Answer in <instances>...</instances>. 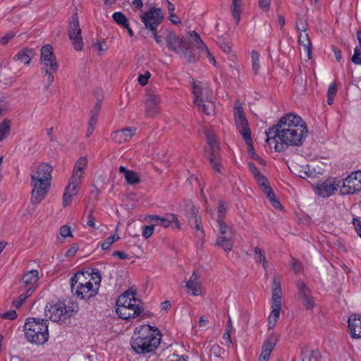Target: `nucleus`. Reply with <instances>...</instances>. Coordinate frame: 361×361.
I'll return each instance as SVG.
<instances>
[{
	"instance_id": "5701e85b",
	"label": "nucleus",
	"mask_w": 361,
	"mask_h": 361,
	"mask_svg": "<svg viewBox=\"0 0 361 361\" xmlns=\"http://www.w3.org/2000/svg\"><path fill=\"white\" fill-rule=\"evenodd\" d=\"M52 171V166L46 163L41 164L35 174L38 176L37 179L42 180L44 182H50L51 178V173Z\"/></svg>"
},
{
	"instance_id": "6ab92c4d",
	"label": "nucleus",
	"mask_w": 361,
	"mask_h": 361,
	"mask_svg": "<svg viewBox=\"0 0 361 361\" xmlns=\"http://www.w3.org/2000/svg\"><path fill=\"white\" fill-rule=\"evenodd\" d=\"M143 310V307H116V312L118 316L123 319L129 320L132 318H135L139 316Z\"/></svg>"
},
{
	"instance_id": "a18cd8bd",
	"label": "nucleus",
	"mask_w": 361,
	"mask_h": 361,
	"mask_svg": "<svg viewBox=\"0 0 361 361\" xmlns=\"http://www.w3.org/2000/svg\"><path fill=\"white\" fill-rule=\"evenodd\" d=\"M254 254L256 255L255 262L257 263H262V267L267 269V261L265 256L262 253V250L259 247H255L254 248Z\"/></svg>"
},
{
	"instance_id": "e433bc0d",
	"label": "nucleus",
	"mask_w": 361,
	"mask_h": 361,
	"mask_svg": "<svg viewBox=\"0 0 361 361\" xmlns=\"http://www.w3.org/2000/svg\"><path fill=\"white\" fill-rule=\"evenodd\" d=\"M188 224L190 226H195V228H196L197 231H199L200 232V235L201 237L204 236V230H203V227H202V221H201V217L200 216V214L195 216L193 218H190L188 219Z\"/></svg>"
},
{
	"instance_id": "c9c22d12",
	"label": "nucleus",
	"mask_w": 361,
	"mask_h": 361,
	"mask_svg": "<svg viewBox=\"0 0 361 361\" xmlns=\"http://www.w3.org/2000/svg\"><path fill=\"white\" fill-rule=\"evenodd\" d=\"M241 0H232L231 13L233 18L236 20V23H239L241 13Z\"/></svg>"
},
{
	"instance_id": "5fc2aeb1",
	"label": "nucleus",
	"mask_w": 361,
	"mask_h": 361,
	"mask_svg": "<svg viewBox=\"0 0 361 361\" xmlns=\"http://www.w3.org/2000/svg\"><path fill=\"white\" fill-rule=\"evenodd\" d=\"M290 267L293 272L296 274L301 272L303 269L302 262L294 258H292Z\"/></svg>"
},
{
	"instance_id": "338daca9",
	"label": "nucleus",
	"mask_w": 361,
	"mask_h": 361,
	"mask_svg": "<svg viewBox=\"0 0 361 361\" xmlns=\"http://www.w3.org/2000/svg\"><path fill=\"white\" fill-rule=\"evenodd\" d=\"M150 75H151L149 71L145 72V74L140 75L138 77L139 84L142 86H145L148 82Z\"/></svg>"
},
{
	"instance_id": "0e129e2a",
	"label": "nucleus",
	"mask_w": 361,
	"mask_h": 361,
	"mask_svg": "<svg viewBox=\"0 0 361 361\" xmlns=\"http://www.w3.org/2000/svg\"><path fill=\"white\" fill-rule=\"evenodd\" d=\"M245 141V143L247 144V147H248V154H249V156L250 157H252V156H255V149H254V146H253V142H252V137L250 136V138H243Z\"/></svg>"
},
{
	"instance_id": "bf43d9fd",
	"label": "nucleus",
	"mask_w": 361,
	"mask_h": 361,
	"mask_svg": "<svg viewBox=\"0 0 361 361\" xmlns=\"http://www.w3.org/2000/svg\"><path fill=\"white\" fill-rule=\"evenodd\" d=\"M155 225L144 226L142 228V235L145 238H149L152 236L154 231Z\"/></svg>"
},
{
	"instance_id": "cd10ccee",
	"label": "nucleus",
	"mask_w": 361,
	"mask_h": 361,
	"mask_svg": "<svg viewBox=\"0 0 361 361\" xmlns=\"http://www.w3.org/2000/svg\"><path fill=\"white\" fill-rule=\"evenodd\" d=\"M298 43L304 47V49L307 53V58L312 59V44L307 33L302 34L298 35Z\"/></svg>"
},
{
	"instance_id": "4be33fe9",
	"label": "nucleus",
	"mask_w": 361,
	"mask_h": 361,
	"mask_svg": "<svg viewBox=\"0 0 361 361\" xmlns=\"http://www.w3.org/2000/svg\"><path fill=\"white\" fill-rule=\"evenodd\" d=\"M235 126L243 138H250L251 131L249 128L248 121L245 116H240L235 118Z\"/></svg>"
},
{
	"instance_id": "393cba45",
	"label": "nucleus",
	"mask_w": 361,
	"mask_h": 361,
	"mask_svg": "<svg viewBox=\"0 0 361 361\" xmlns=\"http://www.w3.org/2000/svg\"><path fill=\"white\" fill-rule=\"evenodd\" d=\"M35 54V53L33 49L23 48L14 56L13 59L28 65Z\"/></svg>"
},
{
	"instance_id": "49530a36",
	"label": "nucleus",
	"mask_w": 361,
	"mask_h": 361,
	"mask_svg": "<svg viewBox=\"0 0 361 361\" xmlns=\"http://www.w3.org/2000/svg\"><path fill=\"white\" fill-rule=\"evenodd\" d=\"M199 107H202L203 112L207 115H212L214 114L215 110V104L211 100H205V102H202Z\"/></svg>"
},
{
	"instance_id": "f8f14e48",
	"label": "nucleus",
	"mask_w": 361,
	"mask_h": 361,
	"mask_svg": "<svg viewBox=\"0 0 361 361\" xmlns=\"http://www.w3.org/2000/svg\"><path fill=\"white\" fill-rule=\"evenodd\" d=\"M279 340V336L274 332L268 335L262 345V352L259 357V360H265L269 361L271 353L276 345Z\"/></svg>"
},
{
	"instance_id": "2eb2a0df",
	"label": "nucleus",
	"mask_w": 361,
	"mask_h": 361,
	"mask_svg": "<svg viewBox=\"0 0 361 361\" xmlns=\"http://www.w3.org/2000/svg\"><path fill=\"white\" fill-rule=\"evenodd\" d=\"M136 128L128 127L114 131L111 133V138L117 144L128 142L135 135Z\"/></svg>"
},
{
	"instance_id": "7ed1b4c3",
	"label": "nucleus",
	"mask_w": 361,
	"mask_h": 361,
	"mask_svg": "<svg viewBox=\"0 0 361 361\" xmlns=\"http://www.w3.org/2000/svg\"><path fill=\"white\" fill-rule=\"evenodd\" d=\"M23 329L26 339L32 344L43 345L49 340V334L47 319L29 317L26 319Z\"/></svg>"
},
{
	"instance_id": "6e6d98bb",
	"label": "nucleus",
	"mask_w": 361,
	"mask_h": 361,
	"mask_svg": "<svg viewBox=\"0 0 361 361\" xmlns=\"http://www.w3.org/2000/svg\"><path fill=\"white\" fill-rule=\"evenodd\" d=\"M351 61L356 65H361V49L360 47H356L355 48Z\"/></svg>"
},
{
	"instance_id": "f3484780",
	"label": "nucleus",
	"mask_w": 361,
	"mask_h": 361,
	"mask_svg": "<svg viewBox=\"0 0 361 361\" xmlns=\"http://www.w3.org/2000/svg\"><path fill=\"white\" fill-rule=\"evenodd\" d=\"M97 288H94L92 283L90 281L82 283V281L79 282V287L75 290L74 295L80 299L84 298H90V297L94 295L97 293V290L99 288L98 286H96Z\"/></svg>"
},
{
	"instance_id": "bb28decb",
	"label": "nucleus",
	"mask_w": 361,
	"mask_h": 361,
	"mask_svg": "<svg viewBox=\"0 0 361 361\" xmlns=\"http://www.w3.org/2000/svg\"><path fill=\"white\" fill-rule=\"evenodd\" d=\"M235 236L218 235L216 245L221 247L226 252H230L233 246Z\"/></svg>"
},
{
	"instance_id": "b1692460",
	"label": "nucleus",
	"mask_w": 361,
	"mask_h": 361,
	"mask_svg": "<svg viewBox=\"0 0 361 361\" xmlns=\"http://www.w3.org/2000/svg\"><path fill=\"white\" fill-rule=\"evenodd\" d=\"M15 81V76L11 68L6 66L0 64V83L5 85H11Z\"/></svg>"
},
{
	"instance_id": "473e14b6",
	"label": "nucleus",
	"mask_w": 361,
	"mask_h": 361,
	"mask_svg": "<svg viewBox=\"0 0 361 361\" xmlns=\"http://www.w3.org/2000/svg\"><path fill=\"white\" fill-rule=\"evenodd\" d=\"M34 292V288L33 287H28L27 288V290L25 293H21L17 300L13 301V305L17 308L19 309L22 305L24 303V302L26 300V299L30 297L32 293Z\"/></svg>"
},
{
	"instance_id": "680f3d73",
	"label": "nucleus",
	"mask_w": 361,
	"mask_h": 361,
	"mask_svg": "<svg viewBox=\"0 0 361 361\" xmlns=\"http://www.w3.org/2000/svg\"><path fill=\"white\" fill-rule=\"evenodd\" d=\"M60 234L62 238L72 237L71 228L69 226L63 225L60 228Z\"/></svg>"
},
{
	"instance_id": "c756f323",
	"label": "nucleus",
	"mask_w": 361,
	"mask_h": 361,
	"mask_svg": "<svg viewBox=\"0 0 361 361\" xmlns=\"http://www.w3.org/2000/svg\"><path fill=\"white\" fill-rule=\"evenodd\" d=\"M2 114V109H0V116ZM11 121L8 118H5L1 123H0V142L6 138L11 131Z\"/></svg>"
},
{
	"instance_id": "6e6552de",
	"label": "nucleus",
	"mask_w": 361,
	"mask_h": 361,
	"mask_svg": "<svg viewBox=\"0 0 361 361\" xmlns=\"http://www.w3.org/2000/svg\"><path fill=\"white\" fill-rule=\"evenodd\" d=\"M37 178L38 176H35V175H31V179L33 182L31 202L34 204H38L42 201L50 188V182H44L37 179Z\"/></svg>"
},
{
	"instance_id": "c85d7f7f",
	"label": "nucleus",
	"mask_w": 361,
	"mask_h": 361,
	"mask_svg": "<svg viewBox=\"0 0 361 361\" xmlns=\"http://www.w3.org/2000/svg\"><path fill=\"white\" fill-rule=\"evenodd\" d=\"M209 161L210 164L212 166L214 170L217 173H220L221 161L219 151L213 150L212 152H209Z\"/></svg>"
},
{
	"instance_id": "c03bdc74",
	"label": "nucleus",
	"mask_w": 361,
	"mask_h": 361,
	"mask_svg": "<svg viewBox=\"0 0 361 361\" xmlns=\"http://www.w3.org/2000/svg\"><path fill=\"white\" fill-rule=\"evenodd\" d=\"M186 287L192 290V294L193 295H201V286L200 284L196 281L195 279L194 280H189L187 282Z\"/></svg>"
},
{
	"instance_id": "9d476101",
	"label": "nucleus",
	"mask_w": 361,
	"mask_h": 361,
	"mask_svg": "<svg viewBox=\"0 0 361 361\" xmlns=\"http://www.w3.org/2000/svg\"><path fill=\"white\" fill-rule=\"evenodd\" d=\"M136 290L129 288L118 296L116 307L127 306V307H142V302L135 298Z\"/></svg>"
},
{
	"instance_id": "58836bf2",
	"label": "nucleus",
	"mask_w": 361,
	"mask_h": 361,
	"mask_svg": "<svg viewBox=\"0 0 361 361\" xmlns=\"http://www.w3.org/2000/svg\"><path fill=\"white\" fill-rule=\"evenodd\" d=\"M83 278L84 272L82 271H78L71 278L70 283L72 293L74 294L75 290H77L79 287V282L80 281H82Z\"/></svg>"
},
{
	"instance_id": "7c9ffc66",
	"label": "nucleus",
	"mask_w": 361,
	"mask_h": 361,
	"mask_svg": "<svg viewBox=\"0 0 361 361\" xmlns=\"http://www.w3.org/2000/svg\"><path fill=\"white\" fill-rule=\"evenodd\" d=\"M219 225V235H226V236H235V231L233 227L226 224L224 221H218Z\"/></svg>"
},
{
	"instance_id": "f03ea898",
	"label": "nucleus",
	"mask_w": 361,
	"mask_h": 361,
	"mask_svg": "<svg viewBox=\"0 0 361 361\" xmlns=\"http://www.w3.org/2000/svg\"><path fill=\"white\" fill-rule=\"evenodd\" d=\"M161 334L159 329L149 325L136 328L130 340L133 350L137 354H147L155 350L161 341Z\"/></svg>"
},
{
	"instance_id": "603ef678",
	"label": "nucleus",
	"mask_w": 361,
	"mask_h": 361,
	"mask_svg": "<svg viewBox=\"0 0 361 361\" xmlns=\"http://www.w3.org/2000/svg\"><path fill=\"white\" fill-rule=\"evenodd\" d=\"M307 310H312L315 307V302L312 295L300 300Z\"/></svg>"
},
{
	"instance_id": "8fccbe9b",
	"label": "nucleus",
	"mask_w": 361,
	"mask_h": 361,
	"mask_svg": "<svg viewBox=\"0 0 361 361\" xmlns=\"http://www.w3.org/2000/svg\"><path fill=\"white\" fill-rule=\"evenodd\" d=\"M168 4V9L169 11V20L173 24H179L181 23L180 20L179 18L174 13L175 11V6L173 4H171L170 1H167Z\"/></svg>"
},
{
	"instance_id": "39448f33",
	"label": "nucleus",
	"mask_w": 361,
	"mask_h": 361,
	"mask_svg": "<svg viewBox=\"0 0 361 361\" xmlns=\"http://www.w3.org/2000/svg\"><path fill=\"white\" fill-rule=\"evenodd\" d=\"M50 313L49 318L55 322H66V321L73 315L74 310L72 307L67 306L64 302H58L51 305L48 309L47 305L45 311Z\"/></svg>"
},
{
	"instance_id": "774afa93",
	"label": "nucleus",
	"mask_w": 361,
	"mask_h": 361,
	"mask_svg": "<svg viewBox=\"0 0 361 361\" xmlns=\"http://www.w3.org/2000/svg\"><path fill=\"white\" fill-rule=\"evenodd\" d=\"M79 245L78 244H73L66 252V257H73L78 251Z\"/></svg>"
},
{
	"instance_id": "4468645a",
	"label": "nucleus",
	"mask_w": 361,
	"mask_h": 361,
	"mask_svg": "<svg viewBox=\"0 0 361 361\" xmlns=\"http://www.w3.org/2000/svg\"><path fill=\"white\" fill-rule=\"evenodd\" d=\"M341 180L337 178H329L317 186L318 194L322 197H329L340 186Z\"/></svg>"
},
{
	"instance_id": "a878e982",
	"label": "nucleus",
	"mask_w": 361,
	"mask_h": 361,
	"mask_svg": "<svg viewBox=\"0 0 361 361\" xmlns=\"http://www.w3.org/2000/svg\"><path fill=\"white\" fill-rule=\"evenodd\" d=\"M39 280V271L36 269H32L27 271L23 276V282L25 286L28 287H33L34 290L37 288V282Z\"/></svg>"
},
{
	"instance_id": "09e8293b",
	"label": "nucleus",
	"mask_w": 361,
	"mask_h": 361,
	"mask_svg": "<svg viewBox=\"0 0 361 361\" xmlns=\"http://www.w3.org/2000/svg\"><path fill=\"white\" fill-rule=\"evenodd\" d=\"M255 179L262 191H264L267 189L271 188L268 179L262 174H260L259 175V176L255 177Z\"/></svg>"
},
{
	"instance_id": "20e7f679",
	"label": "nucleus",
	"mask_w": 361,
	"mask_h": 361,
	"mask_svg": "<svg viewBox=\"0 0 361 361\" xmlns=\"http://www.w3.org/2000/svg\"><path fill=\"white\" fill-rule=\"evenodd\" d=\"M141 20L145 28L152 32L156 42L159 44H162L161 37L157 34V28L164 20L161 9L155 7L149 9L142 13Z\"/></svg>"
},
{
	"instance_id": "69168bd1",
	"label": "nucleus",
	"mask_w": 361,
	"mask_h": 361,
	"mask_svg": "<svg viewBox=\"0 0 361 361\" xmlns=\"http://www.w3.org/2000/svg\"><path fill=\"white\" fill-rule=\"evenodd\" d=\"M2 319L13 320L17 317V313L15 310L7 311L0 315Z\"/></svg>"
},
{
	"instance_id": "0eeeda50",
	"label": "nucleus",
	"mask_w": 361,
	"mask_h": 361,
	"mask_svg": "<svg viewBox=\"0 0 361 361\" xmlns=\"http://www.w3.org/2000/svg\"><path fill=\"white\" fill-rule=\"evenodd\" d=\"M361 191V171L353 172L343 182L340 189L341 195H353Z\"/></svg>"
},
{
	"instance_id": "ddd939ff",
	"label": "nucleus",
	"mask_w": 361,
	"mask_h": 361,
	"mask_svg": "<svg viewBox=\"0 0 361 361\" xmlns=\"http://www.w3.org/2000/svg\"><path fill=\"white\" fill-rule=\"evenodd\" d=\"M166 41L168 48L177 54L180 53L184 45L190 44L189 40L186 37H180L174 32H170L168 34Z\"/></svg>"
},
{
	"instance_id": "dca6fc26",
	"label": "nucleus",
	"mask_w": 361,
	"mask_h": 361,
	"mask_svg": "<svg viewBox=\"0 0 361 361\" xmlns=\"http://www.w3.org/2000/svg\"><path fill=\"white\" fill-rule=\"evenodd\" d=\"M160 103V97L154 93H149L145 101V114L147 116L154 117L158 114V106Z\"/></svg>"
},
{
	"instance_id": "423d86ee",
	"label": "nucleus",
	"mask_w": 361,
	"mask_h": 361,
	"mask_svg": "<svg viewBox=\"0 0 361 361\" xmlns=\"http://www.w3.org/2000/svg\"><path fill=\"white\" fill-rule=\"evenodd\" d=\"M68 35L74 49L76 51H81L83 49V40L81 35L78 13L75 12L69 20L68 25Z\"/></svg>"
},
{
	"instance_id": "ea45409f",
	"label": "nucleus",
	"mask_w": 361,
	"mask_h": 361,
	"mask_svg": "<svg viewBox=\"0 0 361 361\" xmlns=\"http://www.w3.org/2000/svg\"><path fill=\"white\" fill-rule=\"evenodd\" d=\"M199 83H200V82H194L193 87H192V90H193L192 92L195 96V99L194 100V103L197 106H200L202 102H203V98H202V90H203L199 85Z\"/></svg>"
},
{
	"instance_id": "2f4dec72",
	"label": "nucleus",
	"mask_w": 361,
	"mask_h": 361,
	"mask_svg": "<svg viewBox=\"0 0 361 361\" xmlns=\"http://www.w3.org/2000/svg\"><path fill=\"white\" fill-rule=\"evenodd\" d=\"M150 221H154L155 226H161L165 228L169 227L171 224V217L170 214L167 217H160L157 215H152L149 216Z\"/></svg>"
},
{
	"instance_id": "37998d69",
	"label": "nucleus",
	"mask_w": 361,
	"mask_h": 361,
	"mask_svg": "<svg viewBox=\"0 0 361 361\" xmlns=\"http://www.w3.org/2000/svg\"><path fill=\"white\" fill-rule=\"evenodd\" d=\"M206 138L207 142L209 146L210 152H212L213 150L219 151L220 148L219 143L217 142L216 137L213 134L210 133L209 132H207Z\"/></svg>"
},
{
	"instance_id": "9b49d317",
	"label": "nucleus",
	"mask_w": 361,
	"mask_h": 361,
	"mask_svg": "<svg viewBox=\"0 0 361 361\" xmlns=\"http://www.w3.org/2000/svg\"><path fill=\"white\" fill-rule=\"evenodd\" d=\"M80 183L77 173L72 175L69 179L68 185L66 187V191L63 195V206L64 207L70 204L73 197L78 194V185Z\"/></svg>"
},
{
	"instance_id": "052dcab7",
	"label": "nucleus",
	"mask_w": 361,
	"mask_h": 361,
	"mask_svg": "<svg viewBox=\"0 0 361 361\" xmlns=\"http://www.w3.org/2000/svg\"><path fill=\"white\" fill-rule=\"evenodd\" d=\"M296 28L298 30L305 32L307 28V21L300 18L296 21Z\"/></svg>"
},
{
	"instance_id": "13d9d810",
	"label": "nucleus",
	"mask_w": 361,
	"mask_h": 361,
	"mask_svg": "<svg viewBox=\"0 0 361 361\" xmlns=\"http://www.w3.org/2000/svg\"><path fill=\"white\" fill-rule=\"evenodd\" d=\"M102 108V99H97L96 104L93 106L90 111V116L98 118Z\"/></svg>"
},
{
	"instance_id": "f704fd0d",
	"label": "nucleus",
	"mask_w": 361,
	"mask_h": 361,
	"mask_svg": "<svg viewBox=\"0 0 361 361\" xmlns=\"http://www.w3.org/2000/svg\"><path fill=\"white\" fill-rule=\"evenodd\" d=\"M198 214L199 211L195 207L192 202L188 201L185 203L184 216L187 218V219L192 217L193 218L195 216H197Z\"/></svg>"
},
{
	"instance_id": "de8ad7c7",
	"label": "nucleus",
	"mask_w": 361,
	"mask_h": 361,
	"mask_svg": "<svg viewBox=\"0 0 361 361\" xmlns=\"http://www.w3.org/2000/svg\"><path fill=\"white\" fill-rule=\"evenodd\" d=\"M119 239L118 235H112L107 237L102 243L101 247L103 250H107L110 248L111 245Z\"/></svg>"
},
{
	"instance_id": "aec40b11",
	"label": "nucleus",
	"mask_w": 361,
	"mask_h": 361,
	"mask_svg": "<svg viewBox=\"0 0 361 361\" xmlns=\"http://www.w3.org/2000/svg\"><path fill=\"white\" fill-rule=\"evenodd\" d=\"M300 357L302 361H312V360L319 361L322 358V355L319 349L313 350L308 345H305L301 349Z\"/></svg>"
},
{
	"instance_id": "a19ab883",
	"label": "nucleus",
	"mask_w": 361,
	"mask_h": 361,
	"mask_svg": "<svg viewBox=\"0 0 361 361\" xmlns=\"http://www.w3.org/2000/svg\"><path fill=\"white\" fill-rule=\"evenodd\" d=\"M297 288L298 290V298L300 300L311 295L310 289L303 281H298L297 283Z\"/></svg>"
},
{
	"instance_id": "79ce46f5",
	"label": "nucleus",
	"mask_w": 361,
	"mask_h": 361,
	"mask_svg": "<svg viewBox=\"0 0 361 361\" xmlns=\"http://www.w3.org/2000/svg\"><path fill=\"white\" fill-rule=\"evenodd\" d=\"M113 20L120 26L125 27L129 24L128 19L120 11L115 12L112 16Z\"/></svg>"
},
{
	"instance_id": "864d4df0",
	"label": "nucleus",
	"mask_w": 361,
	"mask_h": 361,
	"mask_svg": "<svg viewBox=\"0 0 361 361\" xmlns=\"http://www.w3.org/2000/svg\"><path fill=\"white\" fill-rule=\"evenodd\" d=\"M282 290H272L271 305H281Z\"/></svg>"
},
{
	"instance_id": "412c9836",
	"label": "nucleus",
	"mask_w": 361,
	"mask_h": 361,
	"mask_svg": "<svg viewBox=\"0 0 361 361\" xmlns=\"http://www.w3.org/2000/svg\"><path fill=\"white\" fill-rule=\"evenodd\" d=\"M118 171L124 175L125 180L128 184L133 185L140 183L141 180L137 172L129 170L123 166L119 167Z\"/></svg>"
},
{
	"instance_id": "e2e57ef3",
	"label": "nucleus",
	"mask_w": 361,
	"mask_h": 361,
	"mask_svg": "<svg viewBox=\"0 0 361 361\" xmlns=\"http://www.w3.org/2000/svg\"><path fill=\"white\" fill-rule=\"evenodd\" d=\"M90 274L92 275V279L93 280H94L95 278H97V280L94 281V285L99 286L102 281L100 271L98 269H93Z\"/></svg>"
},
{
	"instance_id": "4d7b16f0",
	"label": "nucleus",
	"mask_w": 361,
	"mask_h": 361,
	"mask_svg": "<svg viewBox=\"0 0 361 361\" xmlns=\"http://www.w3.org/2000/svg\"><path fill=\"white\" fill-rule=\"evenodd\" d=\"M272 311L269 317L278 320L281 310V305H271Z\"/></svg>"
},
{
	"instance_id": "a211bd4d",
	"label": "nucleus",
	"mask_w": 361,
	"mask_h": 361,
	"mask_svg": "<svg viewBox=\"0 0 361 361\" xmlns=\"http://www.w3.org/2000/svg\"><path fill=\"white\" fill-rule=\"evenodd\" d=\"M348 329L352 338H361V315L351 314L348 320Z\"/></svg>"
},
{
	"instance_id": "f257e3e1",
	"label": "nucleus",
	"mask_w": 361,
	"mask_h": 361,
	"mask_svg": "<svg viewBox=\"0 0 361 361\" xmlns=\"http://www.w3.org/2000/svg\"><path fill=\"white\" fill-rule=\"evenodd\" d=\"M307 133V127L302 118L289 113L282 116L276 125L266 132V142L271 145V141H273L275 151L282 152L290 146L302 145Z\"/></svg>"
},
{
	"instance_id": "1a4fd4ad",
	"label": "nucleus",
	"mask_w": 361,
	"mask_h": 361,
	"mask_svg": "<svg viewBox=\"0 0 361 361\" xmlns=\"http://www.w3.org/2000/svg\"><path fill=\"white\" fill-rule=\"evenodd\" d=\"M41 63L43 65L42 70L46 73L51 70L57 71L59 63L53 51V47L50 44H46L41 49Z\"/></svg>"
},
{
	"instance_id": "4c0bfd02",
	"label": "nucleus",
	"mask_w": 361,
	"mask_h": 361,
	"mask_svg": "<svg viewBox=\"0 0 361 361\" xmlns=\"http://www.w3.org/2000/svg\"><path fill=\"white\" fill-rule=\"evenodd\" d=\"M180 51L188 63H195L198 59L190 49V44L184 45Z\"/></svg>"
},
{
	"instance_id": "72a5a7b5",
	"label": "nucleus",
	"mask_w": 361,
	"mask_h": 361,
	"mask_svg": "<svg viewBox=\"0 0 361 361\" xmlns=\"http://www.w3.org/2000/svg\"><path fill=\"white\" fill-rule=\"evenodd\" d=\"M87 160L85 157H80L75 163V166L72 175L77 173L78 179H81L82 171L87 166Z\"/></svg>"
},
{
	"instance_id": "3c124183",
	"label": "nucleus",
	"mask_w": 361,
	"mask_h": 361,
	"mask_svg": "<svg viewBox=\"0 0 361 361\" xmlns=\"http://www.w3.org/2000/svg\"><path fill=\"white\" fill-rule=\"evenodd\" d=\"M227 212V207L224 201H220L218 207L216 221H224V219Z\"/></svg>"
}]
</instances>
